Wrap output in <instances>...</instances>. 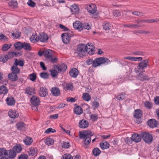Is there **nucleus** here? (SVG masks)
Masks as SVG:
<instances>
[{
    "mask_svg": "<svg viewBox=\"0 0 159 159\" xmlns=\"http://www.w3.org/2000/svg\"><path fill=\"white\" fill-rule=\"evenodd\" d=\"M54 54V52L51 49H48L43 51V56L47 60L52 63H54L57 61L58 59L56 57H53Z\"/></svg>",
    "mask_w": 159,
    "mask_h": 159,
    "instance_id": "1",
    "label": "nucleus"
},
{
    "mask_svg": "<svg viewBox=\"0 0 159 159\" xmlns=\"http://www.w3.org/2000/svg\"><path fill=\"white\" fill-rule=\"evenodd\" d=\"M93 134L90 130L85 131L80 135L81 139H84V143L85 145H89L91 141V137Z\"/></svg>",
    "mask_w": 159,
    "mask_h": 159,
    "instance_id": "2",
    "label": "nucleus"
},
{
    "mask_svg": "<svg viewBox=\"0 0 159 159\" xmlns=\"http://www.w3.org/2000/svg\"><path fill=\"white\" fill-rule=\"evenodd\" d=\"M110 61L107 58L100 57L95 59L93 61L92 66L94 67L99 66L102 64H107L110 63Z\"/></svg>",
    "mask_w": 159,
    "mask_h": 159,
    "instance_id": "3",
    "label": "nucleus"
},
{
    "mask_svg": "<svg viewBox=\"0 0 159 159\" xmlns=\"http://www.w3.org/2000/svg\"><path fill=\"white\" fill-rule=\"evenodd\" d=\"M147 63L148 61L146 60H144L140 62L137 67L134 69L136 73L142 72V71L147 67L148 65Z\"/></svg>",
    "mask_w": 159,
    "mask_h": 159,
    "instance_id": "4",
    "label": "nucleus"
},
{
    "mask_svg": "<svg viewBox=\"0 0 159 159\" xmlns=\"http://www.w3.org/2000/svg\"><path fill=\"white\" fill-rule=\"evenodd\" d=\"M73 32L69 30L67 33H64L61 34V36L63 42L65 43H68L70 40V38L73 36V34H71Z\"/></svg>",
    "mask_w": 159,
    "mask_h": 159,
    "instance_id": "5",
    "label": "nucleus"
},
{
    "mask_svg": "<svg viewBox=\"0 0 159 159\" xmlns=\"http://www.w3.org/2000/svg\"><path fill=\"white\" fill-rule=\"evenodd\" d=\"M85 52L88 54L92 55L95 52V48L93 45V44L91 43H88L86 46L85 45Z\"/></svg>",
    "mask_w": 159,
    "mask_h": 159,
    "instance_id": "6",
    "label": "nucleus"
},
{
    "mask_svg": "<svg viewBox=\"0 0 159 159\" xmlns=\"http://www.w3.org/2000/svg\"><path fill=\"white\" fill-rule=\"evenodd\" d=\"M142 136L144 141L147 143H150L152 140V136L149 133H143L142 134Z\"/></svg>",
    "mask_w": 159,
    "mask_h": 159,
    "instance_id": "7",
    "label": "nucleus"
},
{
    "mask_svg": "<svg viewBox=\"0 0 159 159\" xmlns=\"http://www.w3.org/2000/svg\"><path fill=\"white\" fill-rule=\"evenodd\" d=\"M85 9L89 13L92 14H94L97 11L96 6L93 4L87 5L85 7Z\"/></svg>",
    "mask_w": 159,
    "mask_h": 159,
    "instance_id": "8",
    "label": "nucleus"
},
{
    "mask_svg": "<svg viewBox=\"0 0 159 159\" xmlns=\"http://www.w3.org/2000/svg\"><path fill=\"white\" fill-rule=\"evenodd\" d=\"M8 114L11 118L15 119L18 117L19 116L18 112L14 109H11L8 111Z\"/></svg>",
    "mask_w": 159,
    "mask_h": 159,
    "instance_id": "9",
    "label": "nucleus"
},
{
    "mask_svg": "<svg viewBox=\"0 0 159 159\" xmlns=\"http://www.w3.org/2000/svg\"><path fill=\"white\" fill-rule=\"evenodd\" d=\"M30 102L33 105L34 107H36L38 106L40 104V100L38 97L34 96L31 98Z\"/></svg>",
    "mask_w": 159,
    "mask_h": 159,
    "instance_id": "10",
    "label": "nucleus"
},
{
    "mask_svg": "<svg viewBox=\"0 0 159 159\" xmlns=\"http://www.w3.org/2000/svg\"><path fill=\"white\" fill-rule=\"evenodd\" d=\"M89 125V122L84 119H82L80 121L79 123V127L82 129L87 128Z\"/></svg>",
    "mask_w": 159,
    "mask_h": 159,
    "instance_id": "11",
    "label": "nucleus"
},
{
    "mask_svg": "<svg viewBox=\"0 0 159 159\" xmlns=\"http://www.w3.org/2000/svg\"><path fill=\"white\" fill-rule=\"evenodd\" d=\"M48 37L47 34L45 33L39 34V41L42 42H46L48 39Z\"/></svg>",
    "mask_w": 159,
    "mask_h": 159,
    "instance_id": "12",
    "label": "nucleus"
},
{
    "mask_svg": "<svg viewBox=\"0 0 159 159\" xmlns=\"http://www.w3.org/2000/svg\"><path fill=\"white\" fill-rule=\"evenodd\" d=\"M137 22L138 24L136 25L134 24H126L124 25V26L125 27H127L129 28H136L137 27H140L143 26V25L141 24L142 22H146V21L145 20H143L142 21L137 20L136 21Z\"/></svg>",
    "mask_w": 159,
    "mask_h": 159,
    "instance_id": "13",
    "label": "nucleus"
},
{
    "mask_svg": "<svg viewBox=\"0 0 159 159\" xmlns=\"http://www.w3.org/2000/svg\"><path fill=\"white\" fill-rule=\"evenodd\" d=\"M74 28L79 31H81L83 29V25L80 21H76L73 23Z\"/></svg>",
    "mask_w": 159,
    "mask_h": 159,
    "instance_id": "14",
    "label": "nucleus"
},
{
    "mask_svg": "<svg viewBox=\"0 0 159 159\" xmlns=\"http://www.w3.org/2000/svg\"><path fill=\"white\" fill-rule=\"evenodd\" d=\"M54 68L57 69L59 72L65 71L67 68L66 65L64 64L54 66Z\"/></svg>",
    "mask_w": 159,
    "mask_h": 159,
    "instance_id": "15",
    "label": "nucleus"
},
{
    "mask_svg": "<svg viewBox=\"0 0 159 159\" xmlns=\"http://www.w3.org/2000/svg\"><path fill=\"white\" fill-rule=\"evenodd\" d=\"M69 73L71 77L75 78L78 75L79 71L76 68H74L70 70Z\"/></svg>",
    "mask_w": 159,
    "mask_h": 159,
    "instance_id": "16",
    "label": "nucleus"
},
{
    "mask_svg": "<svg viewBox=\"0 0 159 159\" xmlns=\"http://www.w3.org/2000/svg\"><path fill=\"white\" fill-rule=\"evenodd\" d=\"M7 104L9 106H12L15 105L16 101L13 97L11 96L8 97L6 100Z\"/></svg>",
    "mask_w": 159,
    "mask_h": 159,
    "instance_id": "17",
    "label": "nucleus"
},
{
    "mask_svg": "<svg viewBox=\"0 0 159 159\" xmlns=\"http://www.w3.org/2000/svg\"><path fill=\"white\" fill-rule=\"evenodd\" d=\"M16 128L18 130L20 131H24L25 130L26 125L23 122H19L16 125Z\"/></svg>",
    "mask_w": 159,
    "mask_h": 159,
    "instance_id": "18",
    "label": "nucleus"
},
{
    "mask_svg": "<svg viewBox=\"0 0 159 159\" xmlns=\"http://www.w3.org/2000/svg\"><path fill=\"white\" fill-rule=\"evenodd\" d=\"M48 91L47 89L41 87L39 92V95L42 97H45L48 95Z\"/></svg>",
    "mask_w": 159,
    "mask_h": 159,
    "instance_id": "19",
    "label": "nucleus"
},
{
    "mask_svg": "<svg viewBox=\"0 0 159 159\" xmlns=\"http://www.w3.org/2000/svg\"><path fill=\"white\" fill-rule=\"evenodd\" d=\"M123 59L136 61H141L142 60L143 58L141 57H134L131 56H128L124 57Z\"/></svg>",
    "mask_w": 159,
    "mask_h": 159,
    "instance_id": "20",
    "label": "nucleus"
},
{
    "mask_svg": "<svg viewBox=\"0 0 159 159\" xmlns=\"http://www.w3.org/2000/svg\"><path fill=\"white\" fill-rule=\"evenodd\" d=\"M52 95L55 96H57L60 95V91L59 89L57 87H53L52 88L51 90Z\"/></svg>",
    "mask_w": 159,
    "mask_h": 159,
    "instance_id": "21",
    "label": "nucleus"
},
{
    "mask_svg": "<svg viewBox=\"0 0 159 159\" xmlns=\"http://www.w3.org/2000/svg\"><path fill=\"white\" fill-rule=\"evenodd\" d=\"M132 140L135 142H139L141 139V136L137 134H134L132 135L131 138Z\"/></svg>",
    "mask_w": 159,
    "mask_h": 159,
    "instance_id": "22",
    "label": "nucleus"
},
{
    "mask_svg": "<svg viewBox=\"0 0 159 159\" xmlns=\"http://www.w3.org/2000/svg\"><path fill=\"white\" fill-rule=\"evenodd\" d=\"M142 73V72H140L138 75V80L142 81L149 80V78L147 75L143 74Z\"/></svg>",
    "mask_w": 159,
    "mask_h": 159,
    "instance_id": "23",
    "label": "nucleus"
},
{
    "mask_svg": "<svg viewBox=\"0 0 159 159\" xmlns=\"http://www.w3.org/2000/svg\"><path fill=\"white\" fill-rule=\"evenodd\" d=\"M157 121L153 119H150L148 121V125L152 128L156 127L157 125Z\"/></svg>",
    "mask_w": 159,
    "mask_h": 159,
    "instance_id": "24",
    "label": "nucleus"
},
{
    "mask_svg": "<svg viewBox=\"0 0 159 159\" xmlns=\"http://www.w3.org/2000/svg\"><path fill=\"white\" fill-rule=\"evenodd\" d=\"M37 149L36 148H31L29 149L28 151V154L30 156H34L37 155Z\"/></svg>",
    "mask_w": 159,
    "mask_h": 159,
    "instance_id": "25",
    "label": "nucleus"
},
{
    "mask_svg": "<svg viewBox=\"0 0 159 159\" xmlns=\"http://www.w3.org/2000/svg\"><path fill=\"white\" fill-rule=\"evenodd\" d=\"M13 150L16 153H20L22 150V148L20 144H16L13 148Z\"/></svg>",
    "mask_w": 159,
    "mask_h": 159,
    "instance_id": "26",
    "label": "nucleus"
},
{
    "mask_svg": "<svg viewBox=\"0 0 159 159\" xmlns=\"http://www.w3.org/2000/svg\"><path fill=\"white\" fill-rule=\"evenodd\" d=\"M101 148L103 149H105L109 148V144L106 141H103L101 142L100 144Z\"/></svg>",
    "mask_w": 159,
    "mask_h": 159,
    "instance_id": "27",
    "label": "nucleus"
},
{
    "mask_svg": "<svg viewBox=\"0 0 159 159\" xmlns=\"http://www.w3.org/2000/svg\"><path fill=\"white\" fill-rule=\"evenodd\" d=\"M8 78L10 80L14 81H16L18 78L17 75L13 73L9 74Z\"/></svg>",
    "mask_w": 159,
    "mask_h": 159,
    "instance_id": "28",
    "label": "nucleus"
},
{
    "mask_svg": "<svg viewBox=\"0 0 159 159\" xmlns=\"http://www.w3.org/2000/svg\"><path fill=\"white\" fill-rule=\"evenodd\" d=\"M8 92V89L6 86L2 85L0 86V94L5 95Z\"/></svg>",
    "mask_w": 159,
    "mask_h": 159,
    "instance_id": "29",
    "label": "nucleus"
},
{
    "mask_svg": "<svg viewBox=\"0 0 159 159\" xmlns=\"http://www.w3.org/2000/svg\"><path fill=\"white\" fill-rule=\"evenodd\" d=\"M30 41L33 43H35L39 41V36L37 37L36 34H33L30 38Z\"/></svg>",
    "mask_w": 159,
    "mask_h": 159,
    "instance_id": "30",
    "label": "nucleus"
},
{
    "mask_svg": "<svg viewBox=\"0 0 159 159\" xmlns=\"http://www.w3.org/2000/svg\"><path fill=\"white\" fill-rule=\"evenodd\" d=\"M70 10L72 13L74 14L78 13L79 11V7L75 5H72L71 7Z\"/></svg>",
    "mask_w": 159,
    "mask_h": 159,
    "instance_id": "31",
    "label": "nucleus"
},
{
    "mask_svg": "<svg viewBox=\"0 0 159 159\" xmlns=\"http://www.w3.org/2000/svg\"><path fill=\"white\" fill-rule=\"evenodd\" d=\"M82 98L86 102H89L91 99V96L89 93H83Z\"/></svg>",
    "mask_w": 159,
    "mask_h": 159,
    "instance_id": "32",
    "label": "nucleus"
},
{
    "mask_svg": "<svg viewBox=\"0 0 159 159\" xmlns=\"http://www.w3.org/2000/svg\"><path fill=\"white\" fill-rule=\"evenodd\" d=\"M62 86L64 89L65 90H72L73 88V86L70 83H64L62 84Z\"/></svg>",
    "mask_w": 159,
    "mask_h": 159,
    "instance_id": "33",
    "label": "nucleus"
},
{
    "mask_svg": "<svg viewBox=\"0 0 159 159\" xmlns=\"http://www.w3.org/2000/svg\"><path fill=\"white\" fill-rule=\"evenodd\" d=\"M45 144L48 146L52 145L54 142V140L53 138H47L45 140Z\"/></svg>",
    "mask_w": 159,
    "mask_h": 159,
    "instance_id": "34",
    "label": "nucleus"
},
{
    "mask_svg": "<svg viewBox=\"0 0 159 159\" xmlns=\"http://www.w3.org/2000/svg\"><path fill=\"white\" fill-rule=\"evenodd\" d=\"M24 63L25 62L23 60L20 59L18 60L17 59H15L14 64L16 66L18 65L20 66H23Z\"/></svg>",
    "mask_w": 159,
    "mask_h": 159,
    "instance_id": "35",
    "label": "nucleus"
},
{
    "mask_svg": "<svg viewBox=\"0 0 159 159\" xmlns=\"http://www.w3.org/2000/svg\"><path fill=\"white\" fill-rule=\"evenodd\" d=\"M16 153L13 150H9L8 151V155L7 156L8 157L10 158H13L15 157Z\"/></svg>",
    "mask_w": 159,
    "mask_h": 159,
    "instance_id": "36",
    "label": "nucleus"
},
{
    "mask_svg": "<svg viewBox=\"0 0 159 159\" xmlns=\"http://www.w3.org/2000/svg\"><path fill=\"white\" fill-rule=\"evenodd\" d=\"M74 111L76 114L80 115L83 113V110L81 107L77 106L74 108Z\"/></svg>",
    "mask_w": 159,
    "mask_h": 159,
    "instance_id": "37",
    "label": "nucleus"
},
{
    "mask_svg": "<svg viewBox=\"0 0 159 159\" xmlns=\"http://www.w3.org/2000/svg\"><path fill=\"white\" fill-rule=\"evenodd\" d=\"M142 116V112L140 109H137L135 110L134 112V116L137 119L140 118Z\"/></svg>",
    "mask_w": 159,
    "mask_h": 159,
    "instance_id": "38",
    "label": "nucleus"
},
{
    "mask_svg": "<svg viewBox=\"0 0 159 159\" xmlns=\"http://www.w3.org/2000/svg\"><path fill=\"white\" fill-rule=\"evenodd\" d=\"M22 48L27 51H30L31 48L30 44L28 43L24 42L23 43Z\"/></svg>",
    "mask_w": 159,
    "mask_h": 159,
    "instance_id": "39",
    "label": "nucleus"
},
{
    "mask_svg": "<svg viewBox=\"0 0 159 159\" xmlns=\"http://www.w3.org/2000/svg\"><path fill=\"white\" fill-rule=\"evenodd\" d=\"M24 143L27 145H29L33 142V140L31 138L26 137L23 140Z\"/></svg>",
    "mask_w": 159,
    "mask_h": 159,
    "instance_id": "40",
    "label": "nucleus"
},
{
    "mask_svg": "<svg viewBox=\"0 0 159 159\" xmlns=\"http://www.w3.org/2000/svg\"><path fill=\"white\" fill-rule=\"evenodd\" d=\"M11 70L12 72V73L16 74H18L20 73V70L19 68H18L17 66H12L11 68Z\"/></svg>",
    "mask_w": 159,
    "mask_h": 159,
    "instance_id": "41",
    "label": "nucleus"
},
{
    "mask_svg": "<svg viewBox=\"0 0 159 159\" xmlns=\"http://www.w3.org/2000/svg\"><path fill=\"white\" fill-rule=\"evenodd\" d=\"M103 29L106 30H109L111 27V25L108 22H105L103 25Z\"/></svg>",
    "mask_w": 159,
    "mask_h": 159,
    "instance_id": "42",
    "label": "nucleus"
},
{
    "mask_svg": "<svg viewBox=\"0 0 159 159\" xmlns=\"http://www.w3.org/2000/svg\"><path fill=\"white\" fill-rule=\"evenodd\" d=\"M26 93L29 95H32L34 93V88H27L25 89Z\"/></svg>",
    "mask_w": 159,
    "mask_h": 159,
    "instance_id": "43",
    "label": "nucleus"
},
{
    "mask_svg": "<svg viewBox=\"0 0 159 159\" xmlns=\"http://www.w3.org/2000/svg\"><path fill=\"white\" fill-rule=\"evenodd\" d=\"M9 6L12 8H15L17 7V2L16 1L11 0L8 2Z\"/></svg>",
    "mask_w": 159,
    "mask_h": 159,
    "instance_id": "44",
    "label": "nucleus"
},
{
    "mask_svg": "<svg viewBox=\"0 0 159 159\" xmlns=\"http://www.w3.org/2000/svg\"><path fill=\"white\" fill-rule=\"evenodd\" d=\"M8 155V150L4 148H0V157L7 156Z\"/></svg>",
    "mask_w": 159,
    "mask_h": 159,
    "instance_id": "45",
    "label": "nucleus"
},
{
    "mask_svg": "<svg viewBox=\"0 0 159 159\" xmlns=\"http://www.w3.org/2000/svg\"><path fill=\"white\" fill-rule=\"evenodd\" d=\"M50 71L51 73V76L53 77H54L57 76L59 72L58 71L57 69L54 68V69L50 70Z\"/></svg>",
    "mask_w": 159,
    "mask_h": 159,
    "instance_id": "46",
    "label": "nucleus"
},
{
    "mask_svg": "<svg viewBox=\"0 0 159 159\" xmlns=\"http://www.w3.org/2000/svg\"><path fill=\"white\" fill-rule=\"evenodd\" d=\"M75 54L76 56L79 57H81L85 56L86 53L85 52H84L76 51L75 52Z\"/></svg>",
    "mask_w": 159,
    "mask_h": 159,
    "instance_id": "47",
    "label": "nucleus"
},
{
    "mask_svg": "<svg viewBox=\"0 0 159 159\" xmlns=\"http://www.w3.org/2000/svg\"><path fill=\"white\" fill-rule=\"evenodd\" d=\"M23 43L20 42L16 43L14 44V46L16 49H21L22 48Z\"/></svg>",
    "mask_w": 159,
    "mask_h": 159,
    "instance_id": "48",
    "label": "nucleus"
},
{
    "mask_svg": "<svg viewBox=\"0 0 159 159\" xmlns=\"http://www.w3.org/2000/svg\"><path fill=\"white\" fill-rule=\"evenodd\" d=\"M85 45L84 44L79 45L76 51H79L81 52H85Z\"/></svg>",
    "mask_w": 159,
    "mask_h": 159,
    "instance_id": "49",
    "label": "nucleus"
},
{
    "mask_svg": "<svg viewBox=\"0 0 159 159\" xmlns=\"http://www.w3.org/2000/svg\"><path fill=\"white\" fill-rule=\"evenodd\" d=\"M21 36V33L20 32L16 31L15 33H12L11 36L14 39H18Z\"/></svg>",
    "mask_w": 159,
    "mask_h": 159,
    "instance_id": "50",
    "label": "nucleus"
},
{
    "mask_svg": "<svg viewBox=\"0 0 159 159\" xmlns=\"http://www.w3.org/2000/svg\"><path fill=\"white\" fill-rule=\"evenodd\" d=\"M144 104L145 107L148 109H151L152 107V103L148 101H145Z\"/></svg>",
    "mask_w": 159,
    "mask_h": 159,
    "instance_id": "51",
    "label": "nucleus"
},
{
    "mask_svg": "<svg viewBox=\"0 0 159 159\" xmlns=\"http://www.w3.org/2000/svg\"><path fill=\"white\" fill-rule=\"evenodd\" d=\"M29 77H30V80L32 81H35L37 78L36 74L34 72L30 74Z\"/></svg>",
    "mask_w": 159,
    "mask_h": 159,
    "instance_id": "52",
    "label": "nucleus"
},
{
    "mask_svg": "<svg viewBox=\"0 0 159 159\" xmlns=\"http://www.w3.org/2000/svg\"><path fill=\"white\" fill-rule=\"evenodd\" d=\"M101 153V151L98 148H94L93 150V155L95 156H98Z\"/></svg>",
    "mask_w": 159,
    "mask_h": 159,
    "instance_id": "53",
    "label": "nucleus"
},
{
    "mask_svg": "<svg viewBox=\"0 0 159 159\" xmlns=\"http://www.w3.org/2000/svg\"><path fill=\"white\" fill-rule=\"evenodd\" d=\"M0 40L7 42L8 40V39L5 34L0 33Z\"/></svg>",
    "mask_w": 159,
    "mask_h": 159,
    "instance_id": "54",
    "label": "nucleus"
},
{
    "mask_svg": "<svg viewBox=\"0 0 159 159\" xmlns=\"http://www.w3.org/2000/svg\"><path fill=\"white\" fill-rule=\"evenodd\" d=\"M11 43L10 44H5L2 47V50L3 51H7L11 47Z\"/></svg>",
    "mask_w": 159,
    "mask_h": 159,
    "instance_id": "55",
    "label": "nucleus"
},
{
    "mask_svg": "<svg viewBox=\"0 0 159 159\" xmlns=\"http://www.w3.org/2000/svg\"><path fill=\"white\" fill-rule=\"evenodd\" d=\"M8 59V55H5L4 56H0V61L3 63L6 62Z\"/></svg>",
    "mask_w": 159,
    "mask_h": 159,
    "instance_id": "56",
    "label": "nucleus"
},
{
    "mask_svg": "<svg viewBox=\"0 0 159 159\" xmlns=\"http://www.w3.org/2000/svg\"><path fill=\"white\" fill-rule=\"evenodd\" d=\"M61 159H73V158L70 154L66 153L62 156Z\"/></svg>",
    "mask_w": 159,
    "mask_h": 159,
    "instance_id": "57",
    "label": "nucleus"
},
{
    "mask_svg": "<svg viewBox=\"0 0 159 159\" xmlns=\"http://www.w3.org/2000/svg\"><path fill=\"white\" fill-rule=\"evenodd\" d=\"M90 119L93 121H95L98 119V116L96 114H92L89 116Z\"/></svg>",
    "mask_w": 159,
    "mask_h": 159,
    "instance_id": "58",
    "label": "nucleus"
},
{
    "mask_svg": "<svg viewBox=\"0 0 159 159\" xmlns=\"http://www.w3.org/2000/svg\"><path fill=\"white\" fill-rule=\"evenodd\" d=\"M121 12L119 10H115L113 11V15L114 16L117 17L121 15Z\"/></svg>",
    "mask_w": 159,
    "mask_h": 159,
    "instance_id": "59",
    "label": "nucleus"
},
{
    "mask_svg": "<svg viewBox=\"0 0 159 159\" xmlns=\"http://www.w3.org/2000/svg\"><path fill=\"white\" fill-rule=\"evenodd\" d=\"M40 75L41 78L44 79H47L48 78V74L46 72H41Z\"/></svg>",
    "mask_w": 159,
    "mask_h": 159,
    "instance_id": "60",
    "label": "nucleus"
},
{
    "mask_svg": "<svg viewBox=\"0 0 159 159\" xmlns=\"http://www.w3.org/2000/svg\"><path fill=\"white\" fill-rule=\"evenodd\" d=\"M56 131L54 129L52 128H49L45 130V133L48 134L50 133H54Z\"/></svg>",
    "mask_w": 159,
    "mask_h": 159,
    "instance_id": "61",
    "label": "nucleus"
},
{
    "mask_svg": "<svg viewBox=\"0 0 159 159\" xmlns=\"http://www.w3.org/2000/svg\"><path fill=\"white\" fill-rule=\"evenodd\" d=\"M92 105L94 109H96L99 106V103L96 101H94L93 102Z\"/></svg>",
    "mask_w": 159,
    "mask_h": 159,
    "instance_id": "62",
    "label": "nucleus"
},
{
    "mask_svg": "<svg viewBox=\"0 0 159 159\" xmlns=\"http://www.w3.org/2000/svg\"><path fill=\"white\" fill-rule=\"evenodd\" d=\"M77 100V98H76L69 97L67 98L66 101L68 102H75Z\"/></svg>",
    "mask_w": 159,
    "mask_h": 159,
    "instance_id": "63",
    "label": "nucleus"
},
{
    "mask_svg": "<svg viewBox=\"0 0 159 159\" xmlns=\"http://www.w3.org/2000/svg\"><path fill=\"white\" fill-rule=\"evenodd\" d=\"M27 4L29 6L32 7H34L36 5L35 3L31 0H29Z\"/></svg>",
    "mask_w": 159,
    "mask_h": 159,
    "instance_id": "64",
    "label": "nucleus"
}]
</instances>
